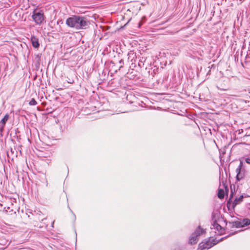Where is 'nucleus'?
I'll list each match as a JSON object with an SVG mask.
<instances>
[{
    "label": "nucleus",
    "instance_id": "nucleus-1",
    "mask_svg": "<svg viewBox=\"0 0 250 250\" xmlns=\"http://www.w3.org/2000/svg\"><path fill=\"white\" fill-rule=\"evenodd\" d=\"M66 24L70 27L80 30L87 28L89 27V22L85 17L74 15L66 20Z\"/></svg>",
    "mask_w": 250,
    "mask_h": 250
},
{
    "label": "nucleus",
    "instance_id": "nucleus-2",
    "mask_svg": "<svg viewBox=\"0 0 250 250\" xmlns=\"http://www.w3.org/2000/svg\"><path fill=\"white\" fill-rule=\"evenodd\" d=\"M206 231L205 229H202L200 226H199L193 233L189 240V243L191 245L196 244L198 241V237L201 235L205 233Z\"/></svg>",
    "mask_w": 250,
    "mask_h": 250
},
{
    "label": "nucleus",
    "instance_id": "nucleus-3",
    "mask_svg": "<svg viewBox=\"0 0 250 250\" xmlns=\"http://www.w3.org/2000/svg\"><path fill=\"white\" fill-rule=\"evenodd\" d=\"M32 18L37 24L41 25L44 21L45 16L42 11L37 12L36 10H34L33 12Z\"/></svg>",
    "mask_w": 250,
    "mask_h": 250
},
{
    "label": "nucleus",
    "instance_id": "nucleus-4",
    "mask_svg": "<svg viewBox=\"0 0 250 250\" xmlns=\"http://www.w3.org/2000/svg\"><path fill=\"white\" fill-rule=\"evenodd\" d=\"M218 242L214 239H209L205 243L202 242L199 244L200 250H207L216 245Z\"/></svg>",
    "mask_w": 250,
    "mask_h": 250
},
{
    "label": "nucleus",
    "instance_id": "nucleus-5",
    "mask_svg": "<svg viewBox=\"0 0 250 250\" xmlns=\"http://www.w3.org/2000/svg\"><path fill=\"white\" fill-rule=\"evenodd\" d=\"M243 162L240 161L239 165L236 169V173H237L236 179L238 181H240L245 177V169L243 168Z\"/></svg>",
    "mask_w": 250,
    "mask_h": 250
},
{
    "label": "nucleus",
    "instance_id": "nucleus-6",
    "mask_svg": "<svg viewBox=\"0 0 250 250\" xmlns=\"http://www.w3.org/2000/svg\"><path fill=\"white\" fill-rule=\"evenodd\" d=\"M31 41L33 46L35 48H38L40 46L38 39L35 36H32L31 38Z\"/></svg>",
    "mask_w": 250,
    "mask_h": 250
},
{
    "label": "nucleus",
    "instance_id": "nucleus-7",
    "mask_svg": "<svg viewBox=\"0 0 250 250\" xmlns=\"http://www.w3.org/2000/svg\"><path fill=\"white\" fill-rule=\"evenodd\" d=\"M212 226L210 228L211 229H215L218 230V231H220L222 229V227L217 222L216 220H214L213 222V224L212 225Z\"/></svg>",
    "mask_w": 250,
    "mask_h": 250
},
{
    "label": "nucleus",
    "instance_id": "nucleus-8",
    "mask_svg": "<svg viewBox=\"0 0 250 250\" xmlns=\"http://www.w3.org/2000/svg\"><path fill=\"white\" fill-rule=\"evenodd\" d=\"M243 199V196L241 195L239 198H235L234 202L232 203V207L234 208L237 205L240 204L242 202Z\"/></svg>",
    "mask_w": 250,
    "mask_h": 250
},
{
    "label": "nucleus",
    "instance_id": "nucleus-9",
    "mask_svg": "<svg viewBox=\"0 0 250 250\" xmlns=\"http://www.w3.org/2000/svg\"><path fill=\"white\" fill-rule=\"evenodd\" d=\"M9 118V115L6 114L4 115L3 118L0 120V122L5 125V124Z\"/></svg>",
    "mask_w": 250,
    "mask_h": 250
},
{
    "label": "nucleus",
    "instance_id": "nucleus-10",
    "mask_svg": "<svg viewBox=\"0 0 250 250\" xmlns=\"http://www.w3.org/2000/svg\"><path fill=\"white\" fill-rule=\"evenodd\" d=\"M232 227H235L237 228L243 227L242 221H235L233 223Z\"/></svg>",
    "mask_w": 250,
    "mask_h": 250
},
{
    "label": "nucleus",
    "instance_id": "nucleus-11",
    "mask_svg": "<svg viewBox=\"0 0 250 250\" xmlns=\"http://www.w3.org/2000/svg\"><path fill=\"white\" fill-rule=\"evenodd\" d=\"M218 197L220 199H223L224 198V191L223 189H219L218 192Z\"/></svg>",
    "mask_w": 250,
    "mask_h": 250
},
{
    "label": "nucleus",
    "instance_id": "nucleus-12",
    "mask_svg": "<svg viewBox=\"0 0 250 250\" xmlns=\"http://www.w3.org/2000/svg\"><path fill=\"white\" fill-rule=\"evenodd\" d=\"M242 222L243 227L250 225V220L248 218L244 219Z\"/></svg>",
    "mask_w": 250,
    "mask_h": 250
},
{
    "label": "nucleus",
    "instance_id": "nucleus-13",
    "mask_svg": "<svg viewBox=\"0 0 250 250\" xmlns=\"http://www.w3.org/2000/svg\"><path fill=\"white\" fill-rule=\"evenodd\" d=\"M5 125H4L3 124H1L0 122V137H2L3 136V132L4 131V128Z\"/></svg>",
    "mask_w": 250,
    "mask_h": 250
},
{
    "label": "nucleus",
    "instance_id": "nucleus-14",
    "mask_svg": "<svg viewBox=\"0 0 250 250\" xmlns=\"http://www.w3.org/2000/svg\"><path fill=\"white\" fill-rule=\"evenodd\" d=\"M29 104L30 105H35L37 104V102L36 101V100L34 99H32V100L29 102Z\"/></svg>",
    "mask_w": 250,
    "mask_h": 250
},
{
    "label": "nucleus",
    "instance_id": "nucleus-15",
    "mask_svg": "<svg viewBox=\"0 0 250 250\" xmlns=\"http://www.w3.org/2000/svg\"><path fill=\"white\" fill-rule=\"evenodd\" d=\"M246 59L248 60L250 62V47H249V50L247 52V54L246 56Z\"/></svg>",
    "mask_w": 250,
    "mask_h": 250
},
{
    "label": "nucleus",
    "instance_id": "nucleus-16",
    "mask_svg": "<svg viewBox=\"0 0 250 250\" xmlns=\"http://www.w3.org/2000/svg\"><path fill=\"white\" fill-rule=\"evenodd\" d=\"M67 79L68 80H67V81L68 83L72 84V83H74V80L68 78H67Z\"/></svg>",
    "mask_w": 250,
    "mask_h": 250
},
{
    "label": "nucleus",
    "instance_id": "nucleus-17",
    "mask_svg": "<svg viewBox=\"0 0 250 250\" xmlns=\"http://www.w3.org/2000/svg\"><path fill=\"white\" fill-rule=\"evenodd\" d=\"M138 65L140 67H142L144 66V62H143V60H140L138 63Z\"/></svg>",
    "mask_w": 250,
    "mask_h": 250
},
{
    "label": "nucleus",
    "instance_id": "nucleus-18",
    "mask_svg": "<svg viewBox=\"0 0 250 250\" xmlns=\"http://www.w3.org/2000/svg\"><path fill=\"white\" fill-rule=\"evenodd\" d=\"M119 63L121 64V66H120V69L122 67H123V65L124 64V61L123 60H121L119 61Z\"/></svg>",
    "mask_w": 250,
    "mask_h": 250
},
{
    "label": "nucleus",
    "instance_id": "nucleus-19",
    "mask_svg": "<svg viewBox=\"0 0 250 250\" xmlns=\"http://www.w3.org/2000/svg\"><path fill=\"white\" fill-rule=\"evenodd\" d=\"M245 161L247 164H250V158H246Z\"/></svg>",
    "mask_w": 250,
    "mask_h": 250
},
{
    "label": "nucleus",
    "instance_id": "nucleus-20",
    "mask_svg": "<svg viewBox=\"0 0 250 250\" xmlns=\"http://www.w3.org/2000/svg\"><path fill=\"white\" fill-rule=\"evenodd\" d=\"M250 126L246 129V130L247 131V132H248L247 134H250V132H249V130H250Z\"/></svg>",
    "mask_w": 250,
    "mask_h": 250
},
{
    "label": "nucleus",
    "instance_id": "nucleus-21",
    "mask_svg": "<svg viewBox=\"0 0 250 250\" xmlns=\"http://www.w3.org/2000/svg\"><path fill=\"white\" fill-rule=\"evenodd\" d=\"M232 195H232V193H231V195H230V198H229V200H230V199L232 197ZM229 201H228V204H229Z\"/></svg>",
    "mask_w": 250,
    "mask_h": 250
},
{
    "label": "nucleus",
    "instance_id": "nucleus-22",
    "mask_svg": "<svg viewBox=\"0 0 250 250\" xmlns=\"http://www.w3.org/2000/svg\"><path fill=\"white\" fill-rule=\"evenodd\" d=\"M247 133H248V132L246 133V134L245 135V136H247V137L250 136V134H247Z\"/></svg>",
    "mask_w": 250,
    "mask_h": 250
},
{
    "label": "nucleus",
    "instance_id": "nucleus-23",
    "mask_svg": "<svg viewBox=\"0 0 250 250\" xmlns=\"http://www.w3.org/2000/svg\"><path fill=\"white\" fill-rule=\"evenodd\" d=\"M10 209V208L9 207H8L7 208V209H5V211L6 212H7L8 211V209Z\"/></svg>",
    "mask_w": 250,
    "mask_h": 250
},
{
    "label": "nucleus",
    "instance_id": "nucleus-24",
    "mask_svg": "<svg viewBox=\"0 0 250 250\" xmlns=\"http://www.w3.org/2000/svg\"><path fill=\"white\" fill-rule=\"evenodd\" d=\"M11 152L13 153H14V151L12 150V149L11 148Z\"/></svg>",
    "mask_w": 250,
    "mask_h": 250
},
{
    "label": "nucleus",
    "instance_id": "nucleus-25",
    "mask_svg": "<svg viewBox=\"0 0 250 250\" xmlns=\"http://www.w3.org/2000/svg\"><path fill=\"white\" fill-rule=\"evenodd\" d=\"M220 88H221V89H223V90H225V89H226V88H221V87H220Z\"/></svg>",
    "mask_w": 250,
    "mask_h": 250
},
{
    "label": "nucleus",
    "instance_id": "nucleus-26",
    "mask_svg": "<svg viewBox=\"0 0 250 250\" xmlns=\"http://www.w3.org/2000/svg\"><path fill=\"white\" fill-rule=\"evenodd\" d=\"M226 190H227V191H228V190H229V189H228V188H227V187H226Z\"/></svg>",
    "mask_w": 250,
    "mask_h": 250
},
{
    "label": "nucleus",
    "instance_id": "nucleus-27",
    "mask_svg": "<svg viewBox=\"0 0 250 250\" xmlns=\"http://www.w3.org/2000/svg\"><path fill=\"white\" fill-rule=\"evenodd\" d=\"M140 26H141V23H140L139 25V27H140Z\"/></svg>",
    "mask_w": 250,
    "mask_h": 250
},
{
    "label": "nucleus",
    "instance_id": "nucleus-28",
    "mask_svg": "<svg viewBox=\"0 0 250 250\" xmlns=\"http://www.w3.org/2000/svg\"><path fill=\"white\" fill-rule=\"evenodd\" d=\"M7 156H9V153L7 152Z\"/></svg>",
    "mask_w": 250,
    "mask_h": 250
}]
</instances>
